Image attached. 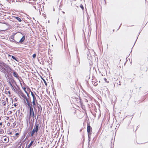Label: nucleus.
Listing matches in <instances>:
<instances>
[{"label":"nucleus","instance_id":"a878e982","mask_svg":"<svg viewBox=\"0 0 148 148\" xmlns=\"http://www.w3.org/2000/svg\"><path fill=\"white\" fill-rule=\"evenodd\" d=\"M2 103L3 105V106H6V102L5 101H3V103Z\"/></svg>","mask_w":148,"mask_h":148},{"label":"nucleus","instance_id":"9b49d317","mask_svg":"<svg viewBox=\"0 0 148 148\" xmlns=\"http://www.w3.org/2000/svg\"><path fill=\"white\" fill-rule=\"evenodd\" d=\"M13 75L15 77H18L17 73L15 71H14Z\"/></svg>","mask_w":148,"mask_h":148},{"label":"nucleus","instance_id":"20e7f679","mask_svg":"<svg viewBox=\"0 0 148 148\" xmlns=\"http://www.w3.org/2000/svg\"><path fill=\"white\" fill-rule=\"evenodd\" d=\"M39 124L37 122V121L36 119L35 122V124L34 126V128L38 130L39 128L40 127H40H39Z\"/></svg>","mask_w":148,"mask_h":148},{"label":"nucleus","instance_id":"6e6d98bb","mask_svg":"<svg viewBox=\"0 0 148 148\" xmlns=\"http://www.w3.org/2000/svg\"><path fill=\"white\" fill-rule=\"evenodd\" d=\"M53 10H54V8H53Z\"/></svg>","mask_w":148,"mask_h":148},{"label":"nucleus","instance_id":"7c9ffc66","mask_svg":"<svg viewBox=\"0 0 148 148\" xmlns=\"http://www.w3.org/2000/svg\"><path fill=\"white\" fill-rule=\"evenodd\" d=\"M17 105V103H14V107H16Z\"/></svg>","mask_w":148,"mask_h":148},{"label":"nucleus","instance_id":"a211bd4d","mask_svg":"<svg viewBox=\"0 0 148 148\" xmlns=\"http://www.w3.org/2000/svg\"><path fill=\"white\" fill-rule=\"evenodd\" d=\"M33 141H32L27 146L30 148V146L32 145L33 143Z\"/></svg>","mask_w":148,"mask_h":148},{"label":"nucleus","instance_id":"bf43d9fd","mask_svg":"<svg viewBox=\"0 0 148 148\" xmlns=\"http://www.w3.org/2000/svg\"><path fill=\"white\" fill-rule=\"evenodd\" d=\"M114 29H113V31H114Z\"/></svg>","mask_w":148,"mask_h":148},{"label":"nucleus","instance_id":"f03ea898","mask_svg":"<svg viewBox=\"0 0 148 148\" xmlns=\"http://www.w3.org/2000/svg\"><path fill=\"white\" fill-rule=\"evenodd\" d=\"M87 132L88 133L90 132H92V129L89 123H87Z\"/></svg>","mask_w":148,"mask_h":148},{"label":"nucleus","instance_id":"b1692460","mask_svg":"<svg viewBox=\"0 0 148 148\" xmlns=\"http://www.w3.org/2000/svg\"><path fill=\"white\" fill-rule=\"evenodd\" d=\"M3 129L0 128V134L3 133Z\"/></svg>","mask_w":148,"mask_h":148},{"label":"nucleus","instance_id":"6e6552de","mask_svg":"<svg viewBox=\"0 0 148 148\" xmlns=\"http://www.w3.org/2000/svg\"><path fill=\"white\" fill-rule=\"evenodd\" d=\"M20 95L24 99H25L27 101V100H28L27 97L24 94V93L22 92H21L20 93Z\"/></svg>","mask_w":148,"mask_h":148},{"label":"nucleus","instance_id":"72a5a7b5","mask_svg":"<svg viewBox=\"0 0 148 148\" xmlns=\"http://www.w3.org/2000/svg\"><path fill=\"white\" fill-rule=\"evenodd\" d=\"M10 125V123H7V125L8 126H9Z\"/></svg>","mask_w":148,"mask_h":148},{"label":"nucleus","instance_id":"052dcab7","mask_svg":"<svg viewBox=\"0 0 148 148\" xmlns=\"http://www.w3.org/2000/svg\"><path fill=\"white\" fill-rule=\"evenodd\" d=\"M21 86H22V84H21Z\"/></svg>","mask_w":148,"mask_h":148},{"label":"nucleus","instance_id":"4468645a","mask_svg":"<svg viewBox=\"0 0 148 148\" xmlns=\"http://www.w3.org/2000/svg\"><path fill=\"white\" fill-rule=\"evenodd\" d=\"M9 139L8 138H4V143H8L9 142Z\"/></svg>","mask_w":148,"mask_h":148},{"label":"nucleus","instance_id":"79ce46f5","mask_svg":"<svg viewBox=\"0 0 148 148\" xmlns=\"http://www.w3.org/2000/svg\"><path fill=\"white\" fill-rule=\"evenodd\" d=\"M25 92L26 93H27L28 92H27V91H26V90H24Z\"/></svg>","mask_w":148,"mask_h":148},{"label":"nucleus","instance_id":"cd10ccee","mask_svg":"<svg viewBox=\"0 0 148 148\" xmlns=\"http://www.w3.org/2000/svg\"><path fill=\"white\" fill-rule=\"evenodd\" d=\"M9 84H10V86L11 87H12V85L11 83V82L10 81H9Z\"/></svg>","mask_w":148,"mask_h":148},{"label":"nucleus","instance_id":"4d7b16f0","mask_svg":"<svg viewBox=\"0 0 148 148\" xmlns=\"http://www.w3.org/2000/svg\"><path fill=\"white\" fill-rule=\"evenodd\" d=\"M135 42H134V44H135ZM134 45H133V47L134 46Z\"/></svg>","mask_w":148,"mask_h":148},{"label":"nucleus","instance_id":"f8f14e48","mask_svg":"<svg viewBox=\"0 0 148 148\" xmlns=\"http://www.w3.org/2000/svg\"><path fill=\"white\" fill-rule=\"evenodd\" d=\"M14 18H16L17 20H18L19 22H20L22 21L21 19L19 17L14 16Z\"/></svg>","mask_w":148,"mask_h":148},{"label":"nucleus","instance_id":"f3484780","mask_svg":"<svg viewBox=\"0 0 148 148\" xmlns=\"http://www.w3.org/2000/svg\"><path fill=\"white\" fill-rule=\"evenodd\" d=\"M41 79L42 80V81L44 82V83L45 84V85L46 86H47V82H46V81H45V80L42 77H41Z\"/></svg>","mask_w":148,"mask_h":148},{"label":"nucleus","instance_id":"e2e57ef3","mask_svg":"<svg viewBox=\"0 0 148 148\" xmlns=\"http://www.w3.org/2000/svg\"><path fill=\"white\" fill-rule=\"evenodd\" d=\"M59 1V0H58V1Z\"/></svg>","mask_w":148,"mask_h":148},{"label":"nucleus","instance_id":"c03bdc74","mask_svg":"<svg viewBox=\"0 0 148 148\" xmlns=\"http://www.w3.org/2000/svg\"><path fill=\"white\" fill-rule=\"evenodd\" d=\"M9 134H11V135H12V132H10L9 133Z\"/></svg>","mask_w":148,"mask_h":148},{"label":"nucleus","instance_id":"393cba45","mask_svg":"<svg viewBox=\"0 0 148 148\" xmlns=\"http://www.w3.org/2000/svg\"><path fill=\"white\" fill-rule=\"evenodd\" d=\"M36 53H34V54L33 55V56H32V57H33V58H36Z\"/></svg>","mask_w":148,"mask_h":148},{"label":"nucleus","instance_id":"aec40b11","mask_svg":"<svg viewBox=\"0 0 148 148\" xmlns=\"http://www.w3.org/2000/svg\"><path fill=\"white\" fill-rule=\"evenodd\" d=\"M10 41L12 42H14L16 43V44H17V42H18L16 41L15 40H10Z\"/></svg>","mask_w":148,"mask_h":148},{"label":"nucleus","instance_id":"5fc2aeb1","mask_svg":"<svg viewBox=\"0 0 148 148\" xmlns=\"http://www.w3.org/2000/svg\"><path fill=\"white\" fill-rule=\"evenodd\" d=\"M13 101L12 100V103H13Z\"/></svg>","mask_w":148,"mask_h":148},{"label":"nucleus","instance_id":"2f4dec72","mask_svg":"<svg viewBox=\"0 0 148 148\" xmlns=\"http://www.w3.org/2000/svg\"><path fill=\"white\" fill-rule=\"evenodd\" d=\"M11 39H12L13 40H14V36H11Z\"/></svg>","mask_w":148,"mask_h":148},{"label":"nucleus","instance_id":"de8ad7c7","mask_svg":"<svg viewBox=\"0 0 148 148\" xmlns=\"http://www.w3.org/2000/svg\"><path fill=\"white\" fill-rule=\"evenodd\" d=\"M6 119L7 120H8V119H9V117H6Z\"/></svg>","mask_w":148,"mask_h":148},{"label":"nucleus","instance_id":"58836bf2","mask_svg":"<svg viewBox=\"0 0 148 148\" xmlns=\"http://www.w3.org/2000/svg\"><path fill=\"white\" fill-rule=\"evenodd\" d=\"M22 145V144L21 143L20 144V145L19 146V147H18V148H20L21 147Z\"/></svg>","mask_w":148,"mask_h":148},{"label":"nucleus","instance_id":"8fccbe9b","mask_svg":"<svg viewBox=\"0 0 148 148\" xmlns=\"http://www.w3.org/2000/svg\"><path fill=\"white\" fill-rule=\"evenodd\" d=\"M34 93H35V94L38 97V95H36V93L35 92H34Z\"/></svg>","mask_w":148,"mask_h":148},{"label":"nucleus","instance_id":"09e8293b","mask_svg":"<svg viewBox=\"0 0 148 148\" xmlns=\"http://www.w3.org/2000/svg\"><path fill=\"white\" fill-rule=\"evenodd\" d=\"M38 116L37 117H36V118H37V119H36V120H37V119H38Z\"/></svg>","mask_w":148,"mask_h":148},{"label":"nucleus","instance_id":"c756f323","mask_svg":"<svg viewBox=\"0 0 148 148\" xmlns=\"http://www.w3.org/2000/svg\"><path fill=\"white\" fill-rule=\"evenodd\" d=\"M19 134L18 133H16L15 134V136H17L19 135Z\"/></svg>","mask_w":148,"mask_h":148},{"label":"nucleus","instance_id":"4c0bfd02","mask_svg":"<svg viewBox=\"0 0 148 148\" xmlns=\"http://www.w3.org/2000/svg\"><path fill=\"white\" fill-rule=\"evenodd\" d=\"M5 100L6 101L8 102V98H6Z\"/></svg>","mask_w":148,"mask_h":148},{"label":"nucleus","instance_id":"412c9836","mask_svg":"<svg viewBox=\"0 0 148 148\" xmlns=\"http://www.w3.org/2000/svg\"><path fill=\"white\" fill-rule=\"evenodd\" d=\"M80 7L83 10H84V6H83V5L81 4L80 5Z\"/></svg>","mask_w":148,"mask_h":148},{"label":"nucleus","instance_id":"a18cd8bd","mask_svg":"<svg viewBox=\"0 0 148 148\" xmlns=\"http://www.w3.org/2000/svg\"><path fill=\"white\" fill-rule=\"evenodd\" d=\"M33 125H32V126L31 127V129H32L33 128Z\"/></svg>","mask_w":148,"mask_h":148},{"label":"nucleus","instance_id":"13d9d810","mask_svg":"<svg viewBox=\"0 0 148 148\" xmlns=\"http://www.w3.org/2000/svg\"><path fill=\"white\" fill-rule=\"evenodd\" d=\"M119 85H121V84H119Z\"/></svg>","mask_w":148,"mask_h":148},{"label":"nucleus","instance_id":"c9c22d12","mask_svg":"<svg viewBox=\"0 0 148 148\" xmlns=\"http://www.w3.org/2000/svg\"><path fill=\"white\" fill-rule=\"evenodd\" d=\"M14 99L16 101H18V99L16 98H15Z\"/></svg>","mask_w":148,"mask_h":148},{"label":"nucleus","instance_id":"603ef678","mask_svg":"<svg viewBox=\"0 0 148 148\" xmlns=\"http://www.w3.org/2000/svg\"><path fill=\"white\" fill-rule=\"evenodd\" d=\"M34 119H33V122H34Z\"/></svg>","mask_w":148,"mask_h":148},{"label":"nucleus","instance_id":"e433bc0d","mask_svg":"<svg viewBox=\"0 0 148 148\" xmlns=\"http://www.w3.org/2000/svg\"><path fill=\"white\" fill-rule=\"evenodd\" d=\"M27 95V96L28 97H29V94L27 93H26Z\"/></svg>","mask_w":148,"mask_h":148},{"label":"nucleus","instance_id":"f704fd0d","mask_svg":"<svg viewBox=\"0 0 148 148\" xmlns=\"http://www.w3.org/2000/svg\"><path fill=\"white\" fill-rule=\"evenodd\" d=\"M11 87L12 88V89L14 91H15V90L14 89V88L12 86V87Z\"/></svg>","mask_w":148,"mask_h":148},{"label":"nucleus","instance_id":"9d476101","mask_svg":"<svg viewBox=\"0 0 148 148\" xmlns=\"http://www.w3.org/2000/svg\"><path fill=\"white\" fill-rule=\"evenodd\" d=\"M27 90H29V92H30L31 93V95L32 97L35 96L34 94L33 93V92L31 91V90L29 88H28L27 89Z\"/></svg>","mask_w":148,"mask_h":148},{"label":"nucleus","instance_id":"6ab92c4d","mask_svg":"<svg viewBox=\"0 0 148 148\" xmlns=\"http://www.w3.org/2000/svg\"><path fill=\"white\" fill-rule=\"evenodd\" d=\"M33 97V101H36V103H37L38 102L37 101V100L36 99L35 96L34 97Z\"/></svg>","mask_w":148,"mask_h":148},{"label":"nucleus","instance_id":"864d4df0","mask_svg":"<svg viewBox=\"0 0 148 148\" xmlns=\"http://www.w3.org/2000/svg\"><path fill=\"white\" fill-rule=\"evenodd\" d=\"M27 148H29V147H28L27 146Z\"/></svg>","mask_w":148,"mask_h":148},{"label":"nucleus","instance_id":"dca6fc26","mask_svg":"<svg viewBox=\"0 0 148 148\" xmlns=\"http://www.w3.org/2000/svg\"><path fill=\"white\" fill-rule=\"evenodd\" d=\"M11 58L12 59L15 60V61H18V59L17 58L15 57L14 56H11Z\"/></svg>","mask_w":148,"mask_h":148},{"label":"nucleus","instance_id":"c85d7f7f","mask_svg":"<svg viewBox=\"0 0 148 148\" xmlns=\"http://www.w3.org/2000/svg\"><path fill=\"white\" fill-rule=\"evenodd\" d=\"M4 66L6 68H8V67H9L8 65H6V64H5V65H4Z\"/></svg>","mask_w":148,"mask_h":148},{"label":"nucleus","instance_id":"7ed1b4c3","mask_svg":"<svg viewBox=\"0 0 148 148\" xmlns=\"http://www.w3.org/2000/svg\"><path fill=\"white\" fill-rule=\"evenodd\" d=\"M38 131V130L34 128L31 132L30 136H33L35 133L36 134H37Z\"/></svg>","mask_w":148,"mask_h":148},{"label":"nucleus","instance_id":"bb28decb","mask_svg":"<svg viewBox=\"0 0 148 148\" xmlns=\"http://www.w3.org/2000/svg\"><path fill=\"white\" fill-rule=\"evenodd\" d=\"M104 81H105L106 82H108H108H108V81L107 82V79H106V78H104Z\"/></svg>","mask_w":148,"mask_h":148},{"label":"nucleus","instance_id":"ea45409f","mask_svg":"<svg viewBox=\"0 0 148 148\" xmlns=\"http://www.w3.org/2000/svg\"><path fill=\"white\" fill-rule=\"evenodd\" d=\"M22 88H23V90H26V88H25V87H23V88L22 87Z\"/></svg>","mask_w":148,"mask_h":148},{"label":"nucleus","instance_id":"4be33fe9","mask_svg":"<svg viewBox=\"0 0 148 148\" xmlns=\"http://www.w3.org/2000/svg\"><path fill=\"white\" fill-rule=\"evenodd\" d=\"M91 140V138L88 137V144H89L90 143V142Z\"/></svg>","mask_w":148,"mask_h":148},{"label":"nucleus","instance_id":"680f3d73","mask_svg":"<svg viewBox=\"0 0 148 148\" xmlns=\"http://www.w3.org/2000/svg\"><path fill=\"white\" fill-rule=\"evenodd\" d=\"M9 106V105H8V107Z\"/></svg>","mask_w":148,"mask_h":148},{"label":"nucleus","instance_id":"ddd939ff","mask_svg":"<svg viewBox=\"0 0 148 148\" xmlns=\"http://www.w3.org/2000/svg\"><path fill=\"white\" fill-rule=\"evenodd\" d=\"M32 106H33V108L35 109V107L36 105V101H32Z\"/></svg>","mask_w":148,"mask_h":148},{"label":"nucleus","instance_id":"2eb2a0df","mask_svg":"<svg viewBox=\"0 0 148 148\" xmlns=\"http://www.w3.org/2000/svg\"><path fill=\"white\" fill-rule=\"evenodd\" d=\"M31 115L32 116V117H33V118H34L36 116V115H35L34 112L31 113H30L29 116H30Z\"/></svg>","mask_w":148,"mask_h":148},{"label":"nucleus","instance_id":"a19ab883","mask_svg":"<svg viewBox=\"0 0 148 148\" xmlns=\"http://www.w3.org/2000/svg\"><path fill=\"white\" fill-rule=\"evenodd\" d=\"M2 125V122L0 123V125Z\"/></svg>","mask_w":148,"mask_h":148},{"label":"nucleus","instance_id":"473e14b6","mask_svg":"<svg viewBox=\"0 0 148 148\" xmlns=\"http://www.w3.org/2000/svg\"><path fill=\"white\" fill-rule=\"evenodd\" d=\"M97 85V84L96 83V82H95L94 84V85L95 86H96Z\"/></svg>","mask_w":148,"mask_h":148},{"label":"nucleus","instance_id":"3c124183","mask_svg":"<svg viewBox=\"0 0 148 148\" xmlns=\"http://www.w3.org/2000/svg\"><path fill=\"white\" fill-rule=\"evenodd\" d=\"M1 30H0V33H1Z\"/></svg>","mask_w":148,"mask_h":148},{"label":"nucleus","instance_id":"0eeeda50","mask_svg":"<svg viewBox=\"0 0 148 148\" xmlns=\"http://www.w3.org/2000/svg\"><path fill=\"white\" fill-rule=\"evenodd\" d=\"M87 58L89 60H91L92 59V56L89 51L87 53Z\"/></svg>","mask_w":148,"mask_h":148},{"label":"nucleus","instance_id":"5701e85b","mask_svg":"<svg viewBox=\"0 0 148 148\" xmlns=\"http://www.w3.org/2000/svg\"><path fill=\"white\" fill-rule=\"evenodd\" d=\"M92 132L88 133V137H91V135Z\"/></svg>","mask_w":148,"mask_h":148},{"label":"nucleus","instance_id":"423d86ee","mask_svg":"<svg viewBox=\"0 0 148 148\" xmlns=\"http://www.w3.org/2000/svg\"><path fill=\"white\" fill-rule=\"evenodd\" d=\"M25 39V36H23L21 38L19 42H17V44H18L19 43H22V42L24 41V40Z\"/></svg>","mask_w":148,"mask_h":148},{"label":"nucleus","instance_id":"37998d69","mask_svg":"<svg viewBox=\"0 0 148 148\" xmlns=\"http://www.w3.org/2000/svg\"><path fill=\"white\" fill-rule=\"evenodd\" d=\"M121 25H122V23H121V24L120 26L119 27V28L118 29V30L119 29V28H120V27H121Z\"/></svg>","mask_w":148,"mask_h":148},{"label":"nucleus","instance_id":"f257e3e1","mask_svg":"<svg viewBox=\"0 0 148 148\" xmlns=\"http://www.w3.org/2000/svg\"><path fill=\"white\" fill-rule=\"evenodd\" d=\"M27 102L28 107L29 108V114L34 112L32 102L31 101L30 102L28 100H27Z\"/></svg>","mask_w":148,"mask_h":148},{"label":"nucleus","instance_id":"39448f33","mask_svg":"<svg viewBox=\"0 0 148 148\" xmlns=\"http://www.w3.org/2000/svg\"><path fill=\"white\" fill-rule=\"evenodd\" d=\"M37 108L38 109V112H40L41 113L42 111V108L40 104H38L37 103Z\"/></svg>","mask_w":148,"mask_h":148},{"label":"nucleus","instance_id":"49530a36","mask_svg":"<svg viewBox=\"0 0 148 148\" xmlns=\"http://www.w3.org/2000/svg\"><path fill=\"white\" fill-rule=\"evenodd\" d=\"M8 93H9V94H10V91H8Z\"/></svg>","mask_w":148,"mask_h":148},{"label":"nucleus","instance_id":"1a4fd4ad","mask_svg":"<svg viewBox=\"0 0 148 148\" xmlns=\"http://www.w3.org/2000/svg\"><path fill=\"white\" fill-rule=\"evenodd\" d=\"M76 52H77V58H78V60H79V62H77V65H78V64H80V62L79 61V58L78 56L77 55L78 54V52L77 49V48H76Z\"/></svg>","mask_w":148,"mask_h":148}]
</instances>
